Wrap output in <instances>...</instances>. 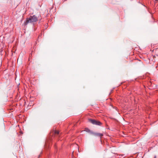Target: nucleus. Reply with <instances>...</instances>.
Listing matches in <instances>:
<instances>
[{
  "instance_id": "obj_1",
  "label": "nucleus",
  "mask_w": 158,
  "mask_h": 158,
  "mask_svg": "<svg viewBox=\"0 0 158 158\" xmlns=\"http://www.w3.org/2000/svg\"><path fill=\"white\" fill-rule=\"evenodd\" d=\"M38 20V18L35 15L30 16V17L27 18L26 21L24 22L25 25L28 23H33Z\"/></svg>"
},
{
  "instance_id": "obj_2",
  "label": "nucleus",
  "mask_w": 158,
  "mask_h": 158,
  "mask_svg": "<svg viewBox=\"0 0 158 158\" xmlns=\"http://www.w3.org/2000/svg\"><path fill=\"white\" fill-rule=\"evenodd\" d=\"M89 121L90 123L94 125H100L102 124L100 122L94 119H89Z\"/></svg>"
},
{
  "instance_id": "obj_3",
  "label": "nucleus",
  "mask_w": 158,
  "mask_h": 158,
  "mask_svg": "<svg viewBox=\"0 0 158 158\" xmlns=\"http://www.w3.org/2000/svg\"><path fill=\"white\" fill-rule=\"evenodd\" d=\"M92 134L95 136H97L100 137V139H101L102 136H103V134L102 133H94L92 132Z\"/></svg>"
},
{
  "instance_id": "obj_4",
  "label": "nucleus",
  "mask_w": 158,
  "mask_h": 158,
  "mask_svg": "<svg viewBox=\"0 0 158 158\" xmlns=\"http://www.w3.org/2000/svg\"><path fill=\"white\" fill-rule=\"evenodd\" d=\"M59 131H55V134H59Z\"/></svg>"
},
{
  "instance_id": "obj_5",
  "label": "nucleus",
  "mask_w": 158,
  "mask_h": 158,
  "mask_svg": "<svg viewBox=\"0 0 158 158\" xmlns=\"http://www.w3.org/2000/svg\"><path fill=\"white\" fill-rule=\"evenodd\" d=\"M87 130H88V131H89V129H87Z\"/></svg>"
},
{
  "instance_id": "obj_6",
  "label": "nucleus",
  "mask_w": 158,
  "mask_h": 158,
  "mask_svg": "<svg viewBox=\"0 0 158 158\" xmlns=\"http://www.w3.org/2000/svg\"><path fill=\"white\" fill-rule=\"evenodd\" d=\"M87 130H88V131H89V129H87Z\"/></svg>"
},
{
  "instance_id": "obj_7",
  "label": "nucleus",
  "mask_w": 158,
  "mask_h": 158,
  "mask_svg": "<svg viewBox=\"0 0 158 158\" xmlns=\"http://www.w3.org/2000/svg\"><path fill=\"white\" fill-rule=\"evenodd\" d=\"M87 130H88V131H89V129H87Z\"/></svg>"
},
{
  "instance_id": "obj_8",
  "label": "nucleus",
  "mask_w": 158,
  "mask_h": 158,
  "mask_svg": "<svg viewBox=\"0 0 158 158\" xmlns=\"http://www.w3.org/2000/svg\"><path fill=\"white\" fill-rule=\"evenodd\" d=\"M87 130H88V131H89V129H87Z\"/></svg>"
},
{
  "instance_id": "obj_9",
  "label": "nucleus",
  "mask_w": 158,
  "mask_h": 158,
  "mask_svg": "<svg viewBox=\"0 0 158 158\" xmlns=\"http://www.w3.org/2000/svg\"><path fill=\"white\" fill-rule=\"evenodd\" d=\"M154 158H156V156H155Z\"/></svg>"
},
{
  "instance_id": "obj_10",
  "label": "nucleus",
  "mask_w": 158,
  "mask_h": 158,
  "mask_svg": "<svg viewBox=\"0 0 158 158\" xmlns=\"http://www.w3.org/2000/svg\"><path fill=\"white\" fill-rule=\"evenodd\" d=\"M155 0L157 1H158V0Z\"/></svg>"
}]
</instances>
